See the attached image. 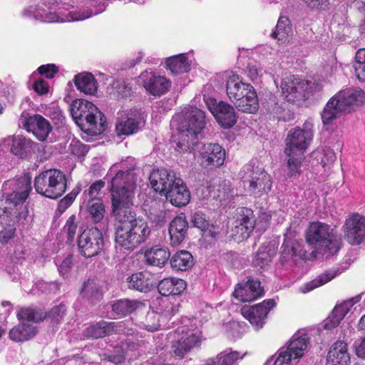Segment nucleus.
Returning a JSON list of instances; mask_svg holds the SVG:
<instances>
[{
  "label": "nucleus",
  "instance_id": "nucleus-1",
  "mask_svg": "<svg viewBox=\"0 0 365 365\" xmlns=\"http://www.w3.org/2000/svg\"><path fill=\"white\" fill-rule=\"evenodd\" d=\"M135 168L134 158L128 157L125 161L113 165L108 173L111 178L112 207L116 219L115 241L117 246L128 251L145 242L150 234L148 223L137 219L130 207L136 185Z\"/></svg>",
  "mask_w": 365,
  "mask_h": 365
},
{
  "label": "nucleus",
  "instance_id": "nucleus-2",
  "mask_svg": "<svg viewBox=\"0 0 365 365\" xmlns=\"http://www.w3.org/2000/svg\"><path fill=\"white\" fill-rule=\"evenodd\" d=\"M173 122H178V148L182 151L194 149L206 124L205 112L195 106H187Z\"/></svg>",
  "mask_w": 365,
  "mask_h": 365
},
{
  "label": "nucleus",
  "instance_id": "nucleus-3",
  "mask_svg": "<svg viewBox=\"0 0 365 365\" xmlns=\"http://www.w3.org/2000/svg\"><path fill=\"white\" fill-rule=\"evenodd\" d=\"M365 92L359 88H349L336 93L326 104L322 113L324 124L329 125L342 113H349L362 106Z\"/></svg>",
  "mask_w": 365,
  "mask_h": 365
},
{
  "label": "nucleus",
  "instance_id": "nucleus-4",
  "mask_svg": "<svg viewBox=\"0 0 365 365\" xmlns=\"http://www.w3.org/2000/svg\"><path fill=\"white\" fill-rule=\"evenodd\" d=\"M70 113L75 123L82 130L91 135L101 133L106 120L98 108L86 100H76L70 106Z\"/></svg>",
  "mask_w": 365,
  "mask_h": 365
},
{
  "label": "nucleus",
  "instance_id": "nucleus-5",
  "mask_svg": "<svg viewBox=\"0 0 365 365\" xmlns=\"http://www.w3.org/2000/svg\"><path fill=\"white\" fill-rule=\"evenodd\" d=\"M306 242L327 255H334L340 249V237L327 224L310 223L306 232Z\"/></svg>",
  "mask_w": 365,
  "mask_h": 365
},
{
  "label": "nucleus",
  "instance_id": "nucleus-6",
  "mask_svg": "<svg viewBox=\"0 0 365 365\" xmlns=\"http://www.w3.org/2000/svg\"><path fill=\"white\" fill-rule=\"evenodd\" d=\"M178 339L172 345L175 356L184 357L195 349H199L202 341L200 329L197 326V319L183 317L181 325L175 329Z\"/></svg>",
  "mask_w": 365,
  "mask_h": 365
},
{
  "label": "nucleus",
  "instance_id": "nucleus-7",
  "mask_svg": "<svg viewBox=\"0 0 365 365\" xmlns=\"http://www.w3.org/2000/svg\"><path fill=\"white\" fill-rule=\"evenodd\" d=\"M31 180L28 175L7 180L4 183L3 188L6 195V202L14 207H19L16 218L19 222L24 225L23 220H26L29 211L26 206L24 205L31 190Z\"/></svg>",
  "mask_w": 365,
  "mask_h": 365
},
{
  "label": "nucleus",
  "instance_id": "nucleus-8",
  "mask_svg": "<svg viewBox=\"0 0 365 365\" xmlns=\"http://www.w3.org/2000/svg\"><path fill=\"white\" fill-rule=\"evenodd\" d=\"M36 191L43 196L56 199L66 192L67 182L65 174L57 169L42 172L34 180Z\"/></svg>",
  "mask_w": 365,
  "mask_h": 365
},
{
  "label": "nucleus",
  "instance_id": "nucleus-9",
  "mask_svg": "<svg viewBox=\"0 0 365 365\" xmlns=\"http://www.w3.org/2000/svg\"><path fill=\"white\" fill-rule=\"evenodd\" d=\"M242 173L243 186L250 195L259 197L270 191L272 179L263 168L247 164L243 168Z\"/></svg>",
  "mask_w": 365,
  "mask_h": 365
},
{
  "label": "nucleus",
  "instance_id": "nucleus-10",
  "mask_svg": "<svg viewBox=\"0 0 365 365\" xmlns=\"http://www.w3.org/2000/svg\"><path fill=\"white\" fill-rule=\"evenodd\" d=\"M309 342L305 331L296 332L291 339L275 354L274 365H294L304 355Z\"/></svg>",
  "mask_w": 365,
  "mask_h": 365
},
{
  "label": "nucleus",
  "instance_id": "nucleus-11",
  "mask_svg": "<svg viewBox=\"0 0 365 365\" xmlns=\"http://www.w3.org/2000/svg\"><path fill=\"white\" fill-rule=\"evenodd\" d=\"M23 16L28 19H34L45 23L66 22L82 21L86 19L89 14L83 13L80 15L76 11H53L51 8L46 9L43 5L30 6L25 9Z\"/></svg>",
  "mask_w": 365,
  "mask_h": 365
},
{
  "label": "nucleus",
  "instance_id": "nucleus-12",
  "mask_svg": "<svg viewBox=\"0 0 365 365\" xmlns=\"http://www.w3.org/2000/svg\"><path fill=\"white\" fill-rule=\"evenodd\" d=\"M145 121L146 115L142 109L119 110L115 123L116 134L128 136L137 133L145 126Z\"/></svg>",
  "mask_w": 365,
  "mask_h": 365
},
{
  "label": "nucleus",
  "instance_id": "nucleus-13",
  "mask_svg": "<svg viewBox=\"0 0 365 365\" xmlns=\"http://www.w3.org/2000/svg\"><path fill=\"white\" fill-rule=\"evenodd\" d=\"M312 128V123L307 120L302 128L291 129L286 139L285 154L304 155L313 138Z\"/></svg>",
  "mask_w": 365,
  "mask_h": 365
},
{
  "label": "nucleus",
  "instance_id": "nucleus-14",
  "mask_svg": "<svg viewBox=\"0 0 365 365\" xmlns=\"http://www.w3.org/2000/svg\"><path fill=\"white\" fill-rule=\"evenodd\" d=\"M78 246L81 254L86 257L99 255L104 247L102 232L97 227L85 230L78 237Z\"/></svg>",
  "mask_w": 365,
  "mask_h": 365
},
{
  "label": "nucleus",
  "instance_id": "nucleus-15",
  "mask_svg": "<svg viewBox=\"0 0 365 365\" xmlns=\"http://www.w3.org/2000/svg\"><path fill=\"white\" fill-rule=\"evenodd\" d=\"M282 95L291 103H297L309 98V83L294 75L284 77L280 83Z\"/></svg>",
  "mask_w": 365,
  "mask_h": 365
},
{
  "label": "nucleus",
  "instance_id": "nucleus-16",
  "mask_svg": "<svg viewBox=\"0 0 365 365\" xmlns=\"http://www.w3.org/2000/svg\"><path fill=\"white\" fill-rule=\"evenodd\" d=\"M205 104L217 123L225 128H230L237 123L234 108L224 101L217 102L215 98H205Z\"/></svg>",
  "mask_w": 365,
  "mask_h": 365
},
{
  "label": "nucleus",
  "instance_id": "nucleus-17",
  "mask_svg": "<svg viewBox=\"0 0 365 365\" xmlns=\"http://www.w3.org/2000/svg\"><path fill=\"white\" fill-rule=\"evenodd\" d=\"M138 83L149 94L158 97L167 93L172 85L171 81L166 77L151 71L142 72L138 76Z\"/></svg>",
  "mask_w": 365,
  "mask_h": 365
},
{
  "label": "nucleus",
  "instance_id": "nucleus-18",
  "mask_svg": "<svg viewBox=\"0 0 365 365\" xmlns=\"http://www.w3.org/2000/svg\"><path fill=\"white\" fill-rule=\"evenodd\" d=\"M255 226V219L252 210L242 207L237 213L235 225L232 228V236L235 240L241 242L247 240Z\"/></svg>",
  "mask_w": 365,
  "mask_h": 365
},
{
  "label": "nucleus",
  "instance_id": "nucleus-19",
  "mask_svg": "<svg viewBox=\"0 0 365 365\" xmlns=\"http://www.w3.org/2000/svg\"><path fill=\"white\" fill-rule=\"evenodd\" d=\"M344 237L351 245H360L365 239V217L354 214L349 216L343 226Z\"/></svg>",
  "mask_w": 365,
  "mask_h": 365
},
{
  "label": "nucleus",
  "instance_id": "nucleus-20",
  "mask_svg": "<svg viewBox=\"0 0 365 365\" xmlns=\"http://www.w3.org/2000/svg\"><path fill=\"white\" fill-rule=\"evenodd\" d=\"M20 123L23 128L33 135L40 141H44L52 130L50 123L43 116L36 114L26 117L21 115Z\"/></svg>",
  "mask_w": 365,
  "mask_h": 365
},
{
  "label": "nucleus",
  "instance_id": "nucleus-21",
  "mask_svg": "<svg viewBox=\"0 0 365 365\" xmlns=\"http://www.w3.org/2000/svg\"><path fill=\"white\" fill-rule=\"evenodd\" d=\"M276 302L273 299L264 300L262 303L250 307H243L242 314L257 329H259L264 323L267 315Z\"/></svg>",
  "mask_w": 365,
  "mask_h": 365
},
{
  "label": "nucleus",
  "instance_id": "nucleus-22",
  "mask_svg": "<svg viewBox=\"0 0 365 365\" xmlns=\"http://www.w3.org/2000/svg\"><path fill=\"white\" fill-rule=\"evenodd\" d=\"M200 163L205 168H218L225 160V150L217 143H207L200 150Z\"/></svg>",
  "mask_w": 365,
  "mask_h": 365
},
{
  "label": "nucleus",
  "instance_id": "nucleus-23",
  "mask_svg": "<svg viewBox=\"0 0 365 365\" xmlns=\"http://www.w3.org/2000/svg\"><path fill=\"white\" fill-rule=\"evenodd\" d=\"M178 176L173 170L167 169L154 170L150 175V182L152 188L161 195H163L167 190L173 185Z\"/></svg>",
  "mask_w": 365,
  "mask_h": 365
},
{
  "label": "nucleus",
  "instance_id": "nucleus-24",
  "mask_svg": "<svg viewBox=\"0 0 365 365\" xmlns=\"http://www.w3.org/2000/svg\"><path fill=\"white\" fill-rule=\"evenodd\" d=\"M166 199L176 207L185 206L190 202V192L183 180L178 177L173 185L164 194Z\"/></svg>",
  "mask_w": 365,
  "mask_h": 365
},
{
  "label": "nucleus",
  "instance_id": "nucleus-25",
  "mask_svg": "<svg viewBox=\"0 0 365 365\" xmlns=\"http://www.w3.org/2000/svg\"><path fill=\"white\" fill-rule=\"evenodd\" d=\"M4 141L11 144V152L21 159L29 158L36 147L35 143L21 135L8 137Z\"/></svg>",
  "mask_w": 365,
  "mask_h": 365
},
{
  "label": "nucleus",
  "instance_id": "nucleus-26",
  "mask_svg": "<svg viewBox=\"0 0 365 365\" xmlns=\"http://www.w3.org/2000/svg\"><path fill=\"white\" fill-rule=\"evenodd\" d=\"M361 294H358L336 305L332 311L331 314L324 321V329H331L337 327L351 307L361 300Z\"/></svg>",
  "mask_w": 365,
  "mask_h": 365
},
{
  "label": "nucleus",
  "instance_id": "nucleus-27",
  "mask_svg": "<svg viewBox=\"0 0 365 365\" xmlns=\"http://www.w3.org/2000/svg\"><path fill=\"white\" fill-rule=\"evenodd\" d=\"M263 292L259 281L249 279L243 284L237 285L233 296L242 302H251L262 296Z\"/></svg>",
  "mask_w": 365,
  "mask_h": 365
},
{
  "label": "nucleus",
  "instance_id": "nucleus-28",
  "mask_svg": "<svg viewBox=\"0 0 365 365\" xmlns=\"http://www.w3.org/2000/svg\"><path fill=\"white\" fill-rule=\"evenodd\" d=\"M155 313L160 316L163 323L179 311L180 302L176 297H160L155 301Z\"/></svg>",
  "mask_w": 365,
  "mask_h": 365
},
{
  "label": "nucleus",
  "instance_id": "nucleus-29",
  "mask_svg": "<svg viewBox=\"0 0 365 365\" xmlns=\"http://www.w3.org/2000/svg\"><path fill=\"white\" fill-rule=\"evenodd\" d=\"M125 283L128 289L147 292L153 286V275L148 272H135L126 277Z\"/></svg>",
  "mask_w": 365,
  "mask_h": 365
},
{
  "label": "nucleus",
  "instance_id": "nucleus-30",
  "mask_svg": "<svg viewBox=\"0 0 365 365\" xmlns=\"http://www.w3.org/2000/svg\"><path fill=\"white\" fill-rule=\"evenodd\" d=\"M327 361V365H348L350 356L346 343L342 341L335 342L328 352Z\"/></svg>",
  "mask_w": 365,
  "mask_h": 365
},
{
  "label": "nucleus",
  "instance_id": "nucleus-31",
  "mask_svg": "<svg viewBox=\"0 0 365 365\" xmlns=\"http://www.w3.org/2000/svg\"><path fill=\"white\" fill-rule=\"evenodd\" d=\"M251 86H252L242 82L239 76L231 75L226 82V93L230 100L234 103L235 100H239L243 93H249Z\"/></svg>",
  "mask_w": 365,
  "mask_h": 365
},
{
  "label": "nucleus",
  "instance_id": "nucleus-32",
  "mask_svg": "<svg viewBox=\"0 0 365 365\" xmlns=\"http://www.w3.org/2000/svg\"><path fill=\"white\" fill-rule=\"evenodd\" d=\"M187 230V222L185 217L179 215L175 217L169 225L170 244L178 245L185 239Z\"/></svg>",
  "mask_w": 365,
  "mask_h": 365
},
{
  "label": "nucleus",
  "instance_id": "nucleus-33",
  "mask_svg": "<svg viewBox=\"0 0 365 365\" xmlns=\"http://www.w3.org/2000/svg\"><path fill=\"white\" fill-rule=\"evenodd\" d=\"M185 287L186 283L181 279L165 278L159 282L158 289L163 297H175L182 293Z\"/></svg>",
  "mask_w": 365,
  "mask_h": 365
},
{
  "label": "nucleus",
  "instance_id": "nucleus-34",
  "mask_svg": "<svg viewBox=\"0 0 365 365\" xmlns=\"http://www.w3.org/2000/svg\"><path fill=\"white\" fill-rule=\"evenodd\" d=\"M170 257L168 248L155 245L145 252V262L150 265L163 267Z\"/></svg>",
  "mask_w": 365,
  "mask_h": 365
},
{
  "label": "nucleus",
  "instance_id": "nucleus-35",
  "mask_svg": "<svg viewBox=\"0 0 365 365\" xmlns=\"http://www.w3.org/2000/svg\"><path fill=\"white\" fill-rule=\"evenodd\" d=\"M242 96L239 100H235L233 103L238 110L249 113H255L258 110L259 103L254 87L251 86L250 92Z\"/></svg>",
  "mask_w": 365,
  "mask_h": 365
},
{
  "label": "nucleus",
  "instance_id": "nucleus-36",
  "mask_svg": "<svg viewBox=\"0 0 365 365\" xmlns=\"http://www.w3.org/2000/svg\"><path fill=\"white\" fill-rule=\"evenodd\" d=\"M37 334L36 327L21 322L9 331V338L16 342H23L33 338Z\"/></svg>",
  "mask_w": 365,
  "mask_h": 365
},
{
  "label": "nucleus",
  "instance_id": "nucleus-37",
  "mask_svg": "<svg viewBox=\"0 0 365 365\" xmlns=\"http://www.w3.org/2000/svg\"><path fill=\"white\" fill-rule=\"evenodd\" d=\"M193 226L199 228L202 235L207 237L215 238L219 233L218 228L210 224L205 214L201 212H195L191 218Z\"/></svg>",
  "mask_w": 365,
  "mask_h": 365
},
{
  "label": "nucleus",
  "instance_id": "nucleus-38",
  "mask_svg": "<svg viewBox=\"0 0 365 365\" xmlns=\"http://www.w3.org/2000/svg\"><path fill=\"white\" fill-rule=\"evenodd\" d=\"M117 331H118V325L115 322H108L101 320L88 327L86 334L88 336L98 339Z\"/></svg>",
  "mask_w": 365,
  "mask_h": 365
},
{
  "label": "nucleus",
  "instance_id": "nucleus-39",
  "mask_svg": "<svg viewBox=\"0 0 365 365\" xmlns=\"http://www.w3.org/2000/svg\"><path fill=\"white\" fill-rule=\"evenodd\" d=\"M165 64L166 68L170 71L171 73L175 75L188 72L191 66L185 53L168 58Z\"/></svg>",
  "mask_w": 365,
  "mask_h": 365
},
{
  "label": "nucleus",
  "instance_id": "nucleus-40",
  "mask_svg": "<svg viewBox=\"0 0 365 365\" xmlns=\"http://www.w3.org/2000/svg\"><path fill=\"white\" fill-rule=\"evenodd\" d=\"M83 205L92 222L98 223L103 220L106 209L101 199L83 200Z\"/></svg>",
  "mask_w": 365,
  "mask_h": 365
},
{
  "label": "nucleus",
  "instance_id": "nucleus-41",
  "mask_svg": "<svg viewBox=\"0 0 365 365\" xmlns=\"http://www.w3.org/2000/svg\"><path fill=\"white\" fill-rule=\"evenodd\" d=\"M143 304L136 299H122L116 301L112 305L113 312L119 317L130 314Z\"/></svg>",
  "mask_w": 365,
  "mask_h": 365
},
{
  "label": "nucleus",
  "instance_id": "nucleus-42",
  "mask_svg": "<svg viewBox=\"0 0 365 365\" xmlns=\"http://www.w3.org/2000/svg\"><path fill=\"white\" fill-rule=\"evenodd\" d=\"M170 264L174 270L186 271L193 265V257L188 251H178L171 257Z\"/></svg>",
  "mask_w": 365,
  "mask_h": 365
},
{
  "label": "nucleus",
  "instance_id": "nucleus-43",
  "mask_svg": "<svg viewBox=\"0 0 365 365\" xmlns=\"http://www.w3.org/2000/svg\"><path fill=\"white\" fill-rule=\"evenodd\" d=\"M75 85L78 90L87 95H94L97 91L96 81L91 73H80L75 76Z\"/></svg>",
  "mask_w": 365,
  "mask_h": 365
},
{
  "label": "nucleus",
  "instance_id": "nucleus-44",
  "mask_svg": "<svg viewBox=\"0 0 365 365\" xmlns=\"http://www.w3.org/2000/svg\"><path fill=\"white\" fill-rule=\"evenodd\" d=\"M300 245L298 242L292 240L284 235V240L282 245L281 262L282 264L294 262V257L301 255Z\"/></svg>",
  "mask_w": 365,
  "mask_h": 365
},
{
  "label": "nucleus",
  "instance_id": "nucleus-45",
  "mask_svg": "<svg viewBox=\"0 0 365 365\" xmlns=\"http://www.w3.org/2000/svg\"><path fill=\"white\" fill-rule=\"evenodd\" d=\"M277 250L274 245L261 246L252 260L253 265L256 267L264 268L271 262Z\"/></svg>",
  "mask_w": 365,
  "mask_h": 365
},
{
  "label": "nucleus",
  "instance_id": "nucleus-46",
  "mask_svg": "<svg viewBox=\"0 0 365 365\" xmlns=\"http://www.w3.org/2000/svg\"><path fill=\"white\" fill-rule=\"evenodd\" d=\"M292 27L289 19L286 16H280L277 24L275 31L271 34L273 38L277 39L279 43H285L292 35Z\"/></svg>",
  "mask_w": 365,
  "mask_h": 365
},
{
  "label": "nucleus",
  "instance_id": "nucleus-47",
  "mask_svg": "<svg viewBox=\"0 0 365 365\" xmlns=\"http://www.w3.org/2000/svg\"><path fill=\"white\" fill-rule=\"evenodd\" d=\"M17 317L21 322L26 321L38 323L42 322L46 317V314L39 309L24 307L17 313Z\"/></svg>",
  "mask_w": 365,
  "mask_h": 365
},
{
  "label": "nucleus",
  "instance_id": "nucleus-48",
  "mask_svg": "<svg viewBox=\"0 0 365 365\" xmlns=\"http://www.w3.org/2000/svg\"><path fill=\"white\" fill-rule=\"evenodd\" d=\"M336 275V272H325L324 273L319 275L316 279L306 283L304 286L300 287V291L303 293H307L312 291L315 288L325 284L331 281Z\"/></svg>",
  "mask_w": 365,
  "mask_h": 365
},
{
  "label": "nucleus",
  "instance_id": "nucleus-49",
  "mask_svg": "<svg viewBox=\"0 0 365 365\" xmlns=\"http://www.w3.org/2000/svg\"><path fill=\"white\" fill-rule=\"evenodd\" d=\"M314 155L318 161H320L324 170H329L336 158L335 153L329 148L319 149L314 153Z\"/></svg>",
  "mask_w": 365,
  "mask_h": 365
},
{
  "label": "nucleus",
  "instance_id": "nucleus-50",
  "mask_svg": "<svg viewBox=\"0 0 365 365\" xmlns=\"http://www.w3.org/2000/svg\"><path fill=\"white\" fill-rule=\"evenodd\" d=\"M83 298L94 302L100 298L99 287L94 279H88L85 282L81 290Z\"/></svg>",
  "mask_w": 365,
  "mask_h": 365
},
{
  "label": "nucleus",
  "instance_id": "nucleus-51",
  "mask_svg": "<svg viewBox=\"0 0 365 365\" xmlns=\"http://www.w3.org/2000/svg\"><path fill=\"white\" fill-rule=\"evenodd\" d=\"M354 70L357 78L365 81V48L359 49L355 56Z\"/></svg>",
  "mask_w": 365,
  "mask_h": 365
},
{
  "label": "nucleus",
  "instance_id": "nucleus-52",
  "mask_svg": "<svg viewBox=\"0 0 365 365\" xmlns=\"http://www.w3.org/2000/svg\"><path fill=\"white\" fill-rule=\"evenodd\" d=\"M242 356L240 357V353L237 351H226L220 353L217 356V361L213 362L215 365H235L237 361L242 359Z\"/></svg>",
  "mask_w": 365,
  "mask_h": 365
},
{
  "label": "nucleus",
  "instance_id": "nucleus-53",
  "mask_svg": "<svg viewBox=\"0 0 365 365\" xmlns=\"http://www.w3.org/2000/svg\"><path fill=\"white\" fill-rule=\"evenodd\" d=\"M162 324L163 322L160 319V316L155 312H152L148 313L145 322L142 323V327L149 331H155L163 325Z\"/></svg>",
  "mask_w": 365,
  "mask_h": 365
},
{
  "label": "nucleus",
  "instance_id": "nucleus-54",
  "mask_svg": "<svg viewBox=\"0 0 365 365\" xmlns=\"http://www.w3.org/2000/svg\"><path fill=\"white\" fill-rule=\"evenodd\" d=\"M105 182L102 180H96L92 183L88 190L83 192V200H89L93 199H101L98 197L100 191L104 187Z\"/></svg>",
  "mask_w": 365,
  "mask_h": 365
},
{
  "label": "nucleus",
  "instance_id": "nucleus-55",
  "mask_svg": "<svg viewBox=\"0 0 365 365\" xmlns=\"http://www.w3.org/2000/svg\"><path fill=\"white\" fill-rule=\"evenodd\" d=\"M128 348L127 343H122L120 346H115L113 353L107 355L108 360L115 364L121 363L128 353Z\"/></svg>",
  "mask_w": 365,
  "mask_h": 365
},
{
  "label": "nucleus",
  "instance_id": "nucleus-56",
  "mask_svg": "<svg viewBox=\"0 0 365 365\" xmlns=\"http://www.w3.org/2000/svg\"><path fill=\"white\" fill-rule=\"evenodd\" d=\"M289 157L287 161V167L289 169L288 175L293 176L297 174L299 171L301 163L303 159V155H287Z\"/></svg>",
  "mask_w": 365,
  "mask_h": 365
},
{
  "label": "nucleus",
  "instance_id": "nucleus-57",
  "mask_svg": "<svg viewBox=\"0 0 365 365\" xmlns=\"http://www.w3.org/2000/svg\"><path fill=\"white\" fill-rule=\"evenodd\" d=\"M166 212L163 209L152 207L149 212L148 217L158 226L163 225L166 222Z\"/></svg>",
  "mask_w": 365,
  "mask_h": 365
},
{
  "label": "nucleus",
  "instance_id": "nucleus-58",
  "mask_svg": "<svg viewBox=\"0 0 365 365\" xmlns=\"http://www.w3.org/2000/svg\"><path fill=\"white\" fill-rule=\"evenodd\" d=\"M78 225L76 222L75 215H71L66 221L64 232L67 235V242L71 243L75 237Z\"/></svg>",
  "mask_w": 365,
  "mask_h": 365
},
{
  "label": "nucleus",
  "instance_id": "nucleus-59",
  "mask_svg": "<svg viewBox=\"0 0 365 365\" xmlns=\"http://www.w3.org/2000/svg\"><path fill=\"white\" fill-rule=\"evenodd\" d=\"M66 306L60 304L58 306L53 307L48 313H46V317L50 318L51 321L55 323L59 322L63 317L66 313Z\"/></svg>",
  "mask_w": 365,
  "mask_h": 365
},
{
  "label": "nucleus",
  "instance_id": "nucleus-60",
  "mask_svg": "<svg viewBox=\"0 0 365 365\" xmlns=\"http://www.w3.org/2000/svg\"><path fill=\"white\" fill-rule=\"evenodd\" d=\"M69 150L72 154L78 157L85 155L88 151V146L83 143L73 140L69 145Z\"/></svg>",
  "mask_w": 365,
  "mask_h": 365
},
{
  "label": "nucleus",
  "instance_id": "nucleus-61",
  "mask_svg": "<svg viewBox=\"0 0 365 365\" xmlns=\"http://www.w3.org/2000/svg\"><path fill=\"white\" fill-rule=\"evenodd\" d=\"M115 93L117 98H126L130 96L132 90L131 88L125 82L118 83L115 86Z\"/></svg>",
  "mask_w": 365,
  "mask_h": 365
},
{
  "label": "nucleus",
  "instance_id": "nucleus-62",
  "mask_svg": "<svg viewBox=\"0 0 365 365\" xmlns=\"http://www.w3.org/2000/svg\"><path fill=\"white\" fill-rule=\"evenodd\" d=\"M38 71L41 75H45L47 78H52L58 69L54 64H48L41 66Z\"/></svg>",
  "mask_w": 365,
  "mask_h": 365
},
{
  "label": "nucleus",
  "instance_id": "nucleus-63",
  "mask_svg": "<svg viewBox=\"0 0 365 365\" xmlns=\"http://www.w3.org/2000/svg\"><path fill=\"white\" fill-rule=\"evenodd\" d=\"M309 8L319 10L326 9L329 4V0H302Z\"/></svg>",
  "mask_w": 365,
  "mask_h": 365
},
{
  "label": "nucleus",
  "instance_id": "nucleus-64",
  "mask_svg": "<svg viewBox=\"0 0 365 365\" xmlns=\"http://www.w3.org/2000/svg\"><path fill=\"white\" fill-rule=\"evenodd\" d=\"M34 90L39 95L46 94L49 90V86L43 79H38L34 83Z\"/></svg>",
  "mask_w": 365,
  "mask_h": 365
}]
</instances>
